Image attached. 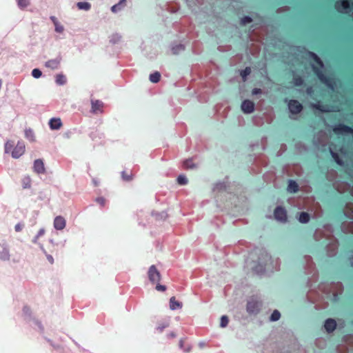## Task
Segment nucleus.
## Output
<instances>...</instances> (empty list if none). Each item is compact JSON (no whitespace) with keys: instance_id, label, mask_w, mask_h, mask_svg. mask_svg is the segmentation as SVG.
<instances>
[{"instance_id":"44","label":"nucleus","mask_w":353,"mask_h":353,"mask_svg":"<svg viewBox=\"0 0 353 353\" xmlns=\"http://www.w3.org/2000/svg\"><path fill=\"white\" fill-rule=\"evenodd\" d=\"M156 289L157 290H160V291H165L166 290V287L165 285H160V284H157V287H156Z\"/></svg>"},{"instance_id":"26","label":"nucleus","mask_w":353,"mask_h":353,"mask_svg":"<svg viewBox=\"0 0 353 353\" xmlns=\"http://www.w3.org/2000/svg\"><path fill=\"white\" fill-rule=\"evenodd\" d=\"M161 74L159 72H155L150 75V80L152 83H158L160 81Z\"/></svg>"},{"instance_id":"15","label":"nucleus","mask_w":353,"mask_h":353,"mask_svg":"<svg viewBox=\"0 0 353 353\" xmlns=\"http://www.w3.org/2000/svg\"><path fill=\"white\" fill-rule=\"evenodd\" d=\"M49 125L51 130H59L63 123L60 118H52L49 121Z\"/></svg>"},{"instance_id":"17","label":"nucleus","mask_w":353,"mask_h":353,"mask_svg":"<svg viewBox=\"0 0 353 353\" xmlns=\"http://www.w3.org/2000/svg\"><path fill=\"white\" fill-rule=\"evenodd\" d=\"M170 307L171 310H174L177 308H181L182 307V303L176 301L174 296H172L170 299Z\"/></svg>"},{"instance_id":"29","label":"nucleus","mask_w":353,"mask_h":353,"mask_svg":"<svg viewBox=\"0 0 353 353\" xmlns=\"http://www.w3.org/2000/svg\"><path fill=\"white\" fill-rule=\"evenodd\" d=\"M280 312L278 310H274L270 316V320L272 321H278L280 319Z\"/></svg>"},{"instance_id":"36","label":"nucleus","mask_w":353,"mask_h":353,"mask_svg":"<svg viewBox=\"0 0 353 353\" xmlns=\"http://www.w3.org/2000/svg\"><path fill=\"white\" fill-rule=\"evenodd\" d=\"M54 27L57 32L61 33L64 30L63 26L59 22L54 24Z\"/></svg>"},{"instance_id":"16","label":"nucleus","mask_w":353,"mask_h":353,"mask_svg":"<svg viewBox=\"0 0 353 353\" xmlns=\"http://www.w3.org/2000/svg\"><path fill=\"white\" fill-rule=\"evenodd\" d=\"M336 326V323L333 319H328L325 321L324 327L327 332H333Z\"/></svg>"},{"instance_id":"34","label":"nucleus","mask_w":353,"mask_h":353,"mask_svg":"<svg viewBox=\"0 0 353 353\" xmlns=\"http://www.w3.org/2000/svg\"><path fill=\"white\" fill-rule=\"evenodd\" d=\"M229 322L228 318L226 316H223L221 319V326L225 327Z\"/></svg>"},{"instance_id":"50","label":"nucleus","mask_w":353,"mask_h":353,"mask_svg":"<svg viewBox=\"0 0 353 353\" xmlns=\"http://www.w3.org/2000/svg\"><path fill=\"white\" fill-rule=\"evenodd\" d=\"M314 106H315L316 108L320 109L321 111H323V112L327 111V110H325V109H321V108H320V106H319V105H315Z\"/></svg>"},{"instance_id":"43","label":"nucleus","mask_w":353,"mask_h":353,"mask_svg":"<svg viewBox=\"0 0 353 353\" xmlns=\"http://www.w3.org/2000/svg\"><path fill=\"white\" fill-rule=\"evenodd\" d=\"M97 201L101 205V206H104L105 205V201L103 198L102 197H99L97 199Z\"/></svg>"},{"instance_id":"12","label":"nucleus","mask_w":353,"mask_h":353,"mask_svg":"<svg viewBox=\"0 0 353 353\" xmlns=\"http://www.w3.org/2000/svg\"><path fill=\"white\" fill-rule=\"evenodd\" d=\"M103 103L99 100L92 101V112L94 114H102L103 112Z\"/></svg>"},{"instance_id":"32","label":"nucleus","mask_w":353,"mask_h":353,"mask_svg":"<svg viewBox=\"0 0 353 353\" xmlns=\"http://www.w3.org/2000/svg\"><path fill=\"white\" fill-rule=\"evenodd\" d=\"M177 182L180 185H185L187 183L188 181L184 175H179L177 178Z\"/></svg>"},{"instance_id":"9","label":"nucleus","mask_w":353,"mask_h":353,"mask_svg":"<svg viewBox=\"0 0 353 353\" xmlns=\"http://www.w3.org/2000/svg\"><path fill=\"white\" fill-rule=\"evenodd\" d=\"M54 228L57 230H63L66 226V221L62 216H57L53 222Z\"/></svg>"},{"instance_id":"51","label":"nucleus","mask_w":353,"mask_h":353,"mask_svg":"<svg viewBox=\"0 0 353 353\" xmlns=\"http://www.w3.org/2000/svg\"><path fill=\"white\" fill-rule=\"evenodd\" d=\"M180 345H181V346L182 347V345H183V341H181Z\"/></svg>"},{"instance_id":"10","label":"nucleus","mask_w":353,"mask_h":353,"mask_svg":"<svg viewBox=\"0 0 353 353\" xmlns=\"http://www.w3.org/2000/svg\"><path fill=\"white\" fill-rule=\"evenodd\" d=\"M241 110L245 114H250L254 110V103L250 100H245L241 104Z\"/></svg>"},{"instance_id":"47","label":"nucleus","mask_w":353,"mask_h":353,"mask_svg":"<svg viewBox=\"0 0 353 353\" xmlns=\"http://www.w3.org/2000/svg\"><path fill=\"white\" fill-rule=\"evenodd\" d=\"M261 90L260 88H254L252 90V94H258L261 93Z\"/></svg>"},{"instance_id":"22","label":"nucleus","mask_w":353,"mask_h":353,"mask_svg":"<svg viewBox=\"0 0 353 353\" xmlns=\"http://www.w3.org/2000/svg\"><path fill=\"white\" fill-rule=\"evenodd\" d=\"M25 137L30 142H34L36 141L34 133L30 128L25 130Z\"/></svg>"},{"instance_id":"5","label":"nucleus","mask_w":353,"mask_h":353,"mask_svg":"<svg viewBox=\"0 0 353 353\" xmlns=\"http://www.w3.org/2000/svg\"><path fill=\"white\" fill-rule=\"evenodd\" d=\"M313 69L315 72V73L317 74L320 80L324 83L325 85H327L329 88L334 89V83L333 81L330 79H327L322 72L319 70L318 67L316 65H313Z\"/></svg>"},{"instance_id":"37","label":"nucleus","mask_w":353,"mask_h":353,"mask_svg":"<svg viewBox=\"0 0 353 353\" xmlns=\"http://www.w3.org/2000/svg\"><path fill=\"white\" fill-rule=\"evenodd\" d=\"M29 2L27 0H18V5L21 8H26Z\"/></svg>"},{"instance_id":"27","label":"nucleus","mask_w":353,"mask_h":353,"mask_svg":"<svg viewBox=\"0 0 353 353\" xmlns=\"http://www.w3.org/2000/svg\"><path fill=\"white\" fill-rule=\"evenodd\" d=\"M13 150V142L11 141H8L5 144V152L10 153L12 152Z\"/></svg>"},{"instance_id":"25","label":"nucleus","mask_w":353,"mask_h":353,"mask_svg":"<svg viewBox=\"0 0 353 353\" xmlns=\"http://www.w3.org/2000/svg\"><path fill=\"white\" fill-rule=\"evenodd\" d=\"M299 221L302 223H306L310 221V216L306 212H301L299 216Z\"/></svg>"},{"instance_id":"6","label":"nucleus","mask_w":353,"mask_h":353,"mask_svg":"<svg viewBox=\"0 0 353 353\" xmlns=\"http://www.w3.org/2000/svg\"><path fill=\"white\" fill-rule=\"evenodd\" d=\"M275 219L281 222H285L287 221V212L286 210L281 207H277L274 210Z\"/></svg>"},{"instance_id":"48","label":"nucleus","mask_w":353,"mask_h":353,"mask_svg":"<svg viewBox=\"0 0 353 353\" xmlns=\"http://www.w3.org/2000/svg\"><path fill=\"white\" fill-rule=\"evenodd\" d=\"M50 19L52 21V23H54V25L59 22L57 19L54 16H51Z\"/></svg>"},{"instance_id":"39","label":"nucleus","mask_w":353,"mask_h":353,"mask_svg":"<svg viewBox=\"0 0 353 353\" xmlns=\"http://www.w3.org/2000/svg\"><path fill=\"white\" fill-rule=\"evenodd\" d=\"M30 185H31V183H30V179H26L23 180V188H30Z\"/></svg>"},{"instance_id":"45","label":"nucleus","mask_w":353,"mask_h":353,"mask_svg":"<svg viewBox=\"0 0 353 353\" xmlns=\"http://www.w3.org/2000/svg\"><path fill=\"white\" fill-rule=\"evenodd\" d=\"M23 311L25 314H30V308L28 306H24L23 308Z\"/></svg>"},{"instance_id":"3","label":"nucleus","mask_w":353,"mask_h":353,"mask_svg":"<svg viewBox=\"0 0 353 353\" xmlns=\"http://www.w3.org/2000/svg\"><path fill=\"white\" fill-rule=\"evenodd\" d=\"M26 150V146L23 141H19L17 145L13 148L11 155L14 159H18L21 157Z\"/></svg>"},{"instance_id":"21","label":"nucleus","mask_w":353,"mask_h":353,"mask_svg":"<svg viewBox=\"0 0 353 353\" xmlns=\"http://www.w3.org/2000/svg\"><path fill=\"white\" fill-rule=\"evenodd\" d=\"M126 5V0H120L118 4H116L112 7V11L113 12H117L121 10Z\"/></svg>"},{"instance_id":"20","label":"nucleus","mask_w":353,"mask_h":353,"mask_svg":"<svg viewBox=\"0 0 353 353\" xmlns=\"http://www.w3.org/2000/svg\"><path fill=\"white\" fill-rule=\"evenodd\" d=\"M298 190V184L295 181L290 180L288 182V191L291 193H294L296 192Z\"/></svg>"},{"instance_id":"18","label":"nucleus","mask_w":353,"mask_h":353,"mask_svg":"<svg viewBox=\"0 0 353 353\" xmlns=\"http://www.w3.org/2000/svg\"><path fill=\"white\" fill-rule=\"evenodd\" d=\"M55 82L57 84H58L59 85H63L65 84L67 82L66 77L61 73L57 74L55 76Z\"/></svg>"},{"instance_id":"46","label":"nucleus","mask_w":353,"mask_h":353,"mask_svg":"<svg viewBox=\"0 0 353 353\" xmlns=\"http://www.w3.org/2000/svg\"><path fill=\"white\" fill-rule=\"evenodd\" d=\"M120 37L117 34H114L112 36V39H111V41L114 43L117 42L119 40Z\"/></svg>"},{"instance_id":"49","label":"nucleus","mask_w":353,"mask_h":353,"mask_svg":"<svg viewBox=\"0 0 353 353\" xmlns=\"http://www.w3.org/2000/svg\"><path fill=\"white\" fill-rule=\"evenodd\" d=\"M47 259H48V261H49L51 264H52V263H54V259H53V257H52L51 255H48V256H47Z\"/></svg>"},{"instance_id":"28","label":"nucleus","mask_w":353,"mask_h":353,"mask_svg":"<svg viewBox=\"0 0 353 353\" xmlns=\"http://www.w3.org/2000/svg\"><path fill=\"white\" fill-rule=\"evenodd\" d=\"M250 73H251V68H249V67L245 68V70L241 71V77H242V78H243L244 81L246 80V77L248 75H250Z\"/></svg>"},{"instance_id":"30","label":"nucleus","mask_w":353,"mask_h":353,"mask_svg":"<svg viewBox=\"0 0 353 353\" xmlns=\"http://www.w3.org/2000/svg\"><path fill=\"white\" fill-rule=\"evenodd\" d=\"M77 6L79 10H88V2H78L77 3Z\"/></svg>"},{"instance_id":"4","label":"nucleus","mask_w":353,"mask_h":353,"mask_svg":"<svg viewBox=\"0 0 353 353\" xmlns=\"http://www.w3.org/2000/svg\"><path fill=\"white\" fill-rule=\"evenodd\" d=\"M261 303L254 297H251L247 303V311L249 313H255L259 312Z\"/></svg>"},{"instance_id":"42","label":"nucleus","mask_w":353,"mask_h":353,"mask_svg":"<svg viewBox=\"0 0 353 353\" xmlns=\"http://www.w3.org/2000/svg\"><path fill=\"white\" fill-rule=\"evenodd\" d=\"M23 224H21V223H17L15 226H14V230L16 232H20L23 229Z\"/></svg>"},{"instance_id":"41","label":"nucleus","mask_w":353,"mask_h":353,"mask_svg":"<svg viewBox=\"0 0 353 353\" xmlns=\"http://www.w3.org/2000/svg\"><path fill=\"white\" fill-rule=\"evenodd\" d=\"M331 153H332V155L333 158L335 159V161L337 162V163H339V165H341L342 162L339 159V158L338 157V154L336 153L333 152H331Z\"/></svg>"},{"instance_id":"8","label":"nucleus","mask_w":353,"mask_h":353,"mask_svg":"<svg viewBox=\"0 0 353 353\" xmlns=\"http://www.w3.org/2000/svg\"><path fill=\"white\" fill-rule=\"evenodd\" d=\"M149 279L152 282H159L161 274L154 265H152L148 271Z\"/></svg>"},{"instance_id":"19","label":"nucleus","mask_w":353,"mask_h":353,"mask_svg":"<svg viewBox=\"0 0 353 353\" xmlns=\"http://www.w3.org/2000/svg\"><path fill=\"white\" fill-rule=\"evenodd\" d=\"M10 256L8 248L6 246H3V250L0 252V259L3 261H9Z\"/></svg>"},{"instance_id":"40","label":"nucleus","mask_w":353,"mask_h":353,"mask_svg":"<svg viewBox=\"0 0 353 353\" xmlns=\"http://www.w3.org/2000/svg\"><path fill=\"white\" fill-rule=\"evenodd\" d=\"M45 234V230L43 228H41L39 230L37 236H35L34 242L37 241V240L41 236H43Z\"/></svg>"},{"instance_id":"33","label":"nucleus","mask_w":353,"mask_h":353,"mask_svg":"<svg viewBox=\"0 0 353 353\" xmlns=\"http://www.w3.org/2000/svg\"><path fill=\"white\" fill-rule=\"evenodd\" d=\"M312 57L315 59L316 64L321 68H323V64L320 59L314 53H311Z\"/></svg>"},{"instance_id":"35","label":"nucleus","mask_w":353,"mask_h":353,"mask_svg":"<svg viewBox=\"0 0 353 353\" xmlns=\"http://www.w3.org/2000/svg\"><path fill=\"white\" fill-rule=\"evenodd\" d=\"M293 81L295 85H301L303 83L302 79L299 76H294Z\"/></svg>"},{"instance_id":"24","label":"nucleus","mask_w":353,"mask_h":353,"mask_svg":"<svg viewBox=\"0 0 353 353\" xmlns=\"http://www.w3.org/2000/svg\"><path fill=\"white\" fill-rule=\"evenodd\" d=\"M134 176V173L132 171H123L122 172V178L125 181H130L132 180Z\"/></svg>"},{"instance_id":"23","label":"nucleus","mask_w":353,"mask_h":353,"mask_svg":"<svg viewBox=\"0 0 353 353\" xmlns=\"http://www.w3.org/2000/svg\"><path fill=\"white\" fill-rule=\"evenodd\" d=\"M183 168L185 170L193 169L196 168V164L194 163L192 159H186L183 162Z\"/></svg>"},{"instance_id":"13","label":"nucleus","mask_w":353,"mask_h":353,"mask_svg":"<svg viewBox=\"0 0 353 353\" xmlns=\"http://www.w3.org/2000/svg\"><path fill=\"white\" fill-rule=\"evenodd\" d=\"M33 169L37 174H44L46 172V168L43 160L40 159H36L34 162Z\"/></svg>"},{"instance_id":"2","label":"nucleus","mask_w":353,"mask_h":353,"mask_svg":"<svg viewBox=\"0 0 353 353\" xmlns=\"http://www.w3.org/2000/svg\"><path fill=\"white\" fill-rule=\"evenodd\" d=\"M335 8L340 12L347 13L353 8V2L350 0H340L336 3Z\"/></svg>"},{"instance_id":"1","label":"nucleus","mask_w":353,"mask_h":353,"mask_svg":"<svg viewBox=\"0 0 353 353\" xmlns=\"http://www.w3.org/2000/svg\"><path fill=\"white\" fill-rule=\"evenodd\" d=\"M252 259L256 264L253 268L256 273L263 272L266 265L270 262V256L263 250H256L253 254Z\"/></svg>"},{"instance_id":"7","label":"nucleus","mask_w":353,"mask_h":353,"mask_svg":"<svg viewBox=\"0 0 353 353\" xmlns=\"http://www.w3.org/2000/svg\"><path fill=\"white\" fill-rule=\"evenodd\" d=\"M333 131L336 134L353 133V129L343 124H339L333 128Z\"/></svg>"},{"instance_id":"14","label":"nucleus","mask_w":353,"mask_h":353,"mask_svg":"<svg viewBox=\"0 0 353 353\" xmlns=\"http://www.w3.org/2000/svg\"><path fill=\"white\" fill-rule=\"evenodd\" d=\"M61 61V57H57L54 59H50L46 62L45 66L46 68H50L52 70H56L59 68Z\"/></svg>"},{"instance_id":"11","label":"nucleus","mask_w":353,"mask_h":353,"mask_svg":"<svg viewBox=\"0 0 353 353\" xmlns=\"http://www.w3.org/2000/svg\"><path fill=\"white\" fill-rule=\"evenodd\" d=\"M288 108L290 112L292 114H297L302 110L301 104L296 100L290 101L288 104Z\"/></svg>"},{"instance_id":"38","label":"nucleus","mask_w":353,"mask_h":353,"mask_svg":"<svg viewBox=\"0 0 353 353\" xmlns=\"http://www.w3.org/2000/svg\"><path fill=\"white\" fill-rule=\"evenodd\" d=\"M252 22V19L250 17H245L241 19V23L242 25H245Z\"/></svg>"},{"instance_id":"31","label":"nucleus","mask_w":353,"mask_h":353,"mask_svg":"<svg viewBox=\"0 0 353 353\" xmlns=\"http://www.w3.org/2000/svg\"><path fill=\"white\" fill-rule=\"evenodd\" d=\"M32 75L34 78L38 79V78L41 77V76L42 75V72L39 69L35 68V69L32 70Z\"/></svg>"}]
</instances>
